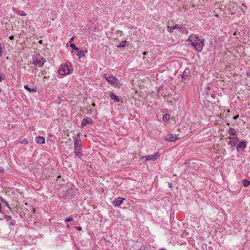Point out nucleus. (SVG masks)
Returning a JSON list of instances; mask_svg holds the SVG:
<instances>
[{
	"label": "nucleus",
	"instance_id": "nucleus-1",
	"mask_svg": "<svg viewBox=\"0 0 250 250\" xmlns=\"http://www.w3.org/2000/svg\"><path fill=\"white\" fill-rule=\"evenodd\" d=\"M204 41V39L199 38L198 35L191 34L189 35L187 42H188V44L191 45L197 51L200 52L203 50Z\"/></svg>",
	"mask_w": 250,
	"mask_h": 250
},
{
	"label": "nucleus",
	"instance_id": "nucleus-2",
	"mask_svg": "<svg viewBox=\"0 0 250 250\" xmlns=\"http://www.w3.org/2000/svg\"><path fill=\"white\" fill-rule=\"evenodd\" d=\"M80 134H78L77 137L74 138V153L75 155L81 158V156H83L82 153V147L81 145V141L80 138Z\"/></svg>",
	"mask_w": 250,
	"mask_h": 250
},
{
	"label": "nucleus",
	"instance_id": "nucleus-3",
	"mask_svg": "<svg viewBox=\"0 0 250 250\" xmlns=\"http://www.w3.org/2000/svg\"><path fill=\"white\" fill-rule=\"evenodd\" d=\"M73 71L71 64L69 62H66L65 64H61L58 73L61 75H66L71 74Z\"/></svg>",
	"mask_w": 250,
	"mask_h": 250
},
{
	"label": "nucleus",
	"instance_id": "nucleus-4",
	"mask_svg": "<svg viewBox=\"0 0 250 250\" xmlns=\"http://www.w3.org/2000/svg\"><path fill=\"white\" fill-rule=\"evenodd\" d=\"M32 61L33 64L36 66L38 65L39 67H41L43 66L46 62V60L40 53H37L33 56Z\"/></svg>",
	"mask_w": 250,
	"mask_h": 250
},
{
	"label": "nucleus",
	"instance_id": "nucleus-5",
	"mask_svg": "<svg viewBox=\"0 0 250 250\" xmlns=\"http://www.w3.org/2000/svg\"><path fill=\"white\" fill-rule=\"evenodd\" d=\"M104 78L111 85L117 86L119 84L118 79L112 74H104Z\"/></svg>",
	"mask_w": 250,
	"mask_h": 250
},
{
	"label": "nucleus",
	"instance_id": "nucleus-6",
	"mask_svg": "<svg viewBox=\"0 0 250 250\" xmlns=\"http://www.w3.org/2000/svg\"><path fill=\"white\" fill-rule=\"evenodd\" d=\"M167 31L169 33H172L174 29H178L183 34L187 33L186 27L183 26L182 24H176L172 27L167 26Z\"/></svg>",
	"mask_w": 250,
	"mask_h": 250
},
{
	"label": "nucleus",
	"instance_id": "nucleus-7",
	"mask_svg": "<svg viewBox=\"0 0 250 250\" xmlns=\"http://www.w3.org/2000/svg\"><path fill=\"white\" fill-rule=\"evenodd\" d=\"M247 145V141L245 140L239 141L236 147L237 151L238 152L243 151L246 148Z\"/></svg>",
	"mask_w": 250,
	"mask_h": 250
},
{
	"label": "nucleus",
	"instance_id": "nucleus-8",
	"mask_svg": "<svg viewBox=\"0 0 250 250\" xmlns=\"http://www.w3.org/2000/svg\"><path fill=\"white\" fill-rule=\"evenodd\" d=\"M124 201H126V199L122 197H118L114 199L112 202V204L114 207H118L123 203Z\"/></svg>",
	"mask_w": 250,
	"mask_h": 250
},
{
	"label": "nucleus",
	"instance_id": "nucleus-9",
	"mask_svg": "<svg viewBox=\"0 0 250 250\" xmlns=\"http://www.w3.org/2000/svg\"><path fill=\"white\" fill-rule=\"evenodd\" d=\"M160 156V153L159 152H157L154 154L150 155H146L144 157H142V160L143 159H145V161H155L156 160L158 157Z\"/></svg>",
	"mask_w": 250,
	"mask_h": 250
},
{
	"label": "nucleus",
	"instance_id": "nucleus-10",
	"mask_svg": "<svg viewBox=\"0 0 250 250\" xmlns=\"http://www.w3.org/2000/svg\"><path fill=\"white\" fill-rule=\"evenodd\" d=\"M190 73H191V71H190V70L189 69V68H186L182 74L181 82L182 83L185 82L186 80L190 75Z\"/></svg>",
	"mask_w": 250,
	"mask_h": 250
},
{
	"label": "nucleus",
	"instance_id": "nucleus-11",
	"mask_svg": "<svg viewBox=\"0 0 250 250\" xmlns=\"http://www.w3.org/2000/svg\"><path fill=\"white\" fill-rule=\"evenodd\" d=\"M228 139H229V141L228 143V145H230L231 147L235 146L236 147L238 142H239V140L237 136L232 137H228Z\"/></svg>",
	"mask_w": 250,
	"mask_h": 250
},
{
	"label": "nucleus",
	"instance_id": "nucleus-12",
	"mask_svg": "<svg viewBox=\"0 0 250 250\" xmlns=\"http://www.w3.org/2000/svg\"><path fill=\"white\" fill-rule=\"evenodd\" d=\"M178 135L169 134L164 137V140L168 142H175L179 139Z\"/></svg>",
	"mask_w": 250,
	"mask_h": 250
},
{
	"label": "nucleus",
	"instance_id": "nucleus-13",
	"mask_svg": "<svg viewBox=\"0 0 250 250\" xmlns=\"http://www.w3.org/2000/svg\"><path fill=\"white\" fill-rule=\"evenodd\" d=\"M92 123L93 121L91 118L86 117L82 120L81 127L83 128L87 125V124H91Z\"/></svg>",
	"mask_w": 250,
	"mask_h": 250
},
{
	"label": "nucleus",
	"instance_id": "nucleus-14",
	"mask_svg": "<svg viewBox=\"0 0 250 250\" xmlns=\"http://www.w3.org/2000/svg\"><path fill=\"white\" fill-rule=\"evenodd\" d=\"M109 97L111 100H114V102L118 103L121 102L120 98L116 95L113 92H111L110 93ZM121 103H123V102L121 101Z\"/></svg>",
	"mask_w": 250,
	"mask_h": 250
},
{
	"label": "nucleus",
	"instance_id": "nucleus-15",
	"mask_svg": "<svg viewBox=\"0 0 250 250\" xmlns=\"http://www.w3.org/2000/svg\"><path fill=\"white\" fill-rule=\"evenodd\" d=\"M35 141L39 144H43L45 143V138L41 136H38L35 137Z\"/></svg>",
	"mask_w": 250,
	"mask_h": 250
},
{
	"label": "nucleus",
	"instance_id": "nucleus-16",
	"mask_svg": "<svg viewBox=\"0 0 250 250\" xmlns=\"http://www.w3.org/2000/svg\"><path fill=\"white\" fill-rule=\"evenodd\" d=\"M24 88L27 90L29 92L35 93L37 92V89L36 87L30 88L29 87L28 84H26L24 86Z\"/></svg>",
	"mask_w": 250,
	"mask_h": 250
},
{
	"label": "nucleus",
	"instance_id": "nucleus-17",
	"mask_svg": "<svg viewBox=\"0 0 250 250\" xmlns=\"http://www.w3.org/2000/svg\"><path fill=\"white\" fill-rule=\"evenodd\" d=\"M228 133L230 135L234 136V137L237 136V133L235 129L232 127H230L229 128Z\"/></svg>",
	"mask_w": 250,
	"mask_h": 250
},
{
	"label": "nucleus",
	"instance_id": "nucleus-18",
	"mask_svg": "<svg viewBox=\"0 0 250 250\" xmlns=\"http://www.w3.org/2000/svg\"><path fill=\"white\" fill-rule=\"evenodd\" d=\"M74 191L73 188H69L66 191V195H69L71 194V197H73L74 195H75L74 193Z\"/></svg>",
	"mask_w": 250,
	"mask_h": 250
},
{
	"label": "nucleus",
	"instance_id": "nucleus-19",
	"mask_svg": "<svg viewBox=\"0 0 250 250\" xmlns=\"http://www.w3.org/2000/svg\"><path fill=\"white\" fill-rule=\"evenodd\" d=\"M78 53L76 54V55L79 57V58L80 59L82 57H83L85 56L84 52L83 50H79V51H77Z\"/></svg>",
	"mask_w": 250,
	"mask_h": 250
},
{
	"label": "nucleus",
	"instance_id": "nucleus-20",
	"mask_svg": "<svg viewBox=\"0 0 250 250\" xmlns=\"http://www.w3.org/2000/svg\"><path fill=\"white\" fill-rule=\"evenodd\" d=\"M242 184L244 187H248L250 185V181L247 179L243 180Z\"/></svg>",
	"mask_w": 250,
	"mask_h": 250
},
{
	"label": "nucleus",
	"instance_id": "nucleus-21",
	"mask_svg": "<svg viewBox=\"0 0 250 250\" xmlns=\"http://www.w3.org/2000/svg\"><path fill=\"white\" fill-rule=\"evenodd\" d=\"M170 115L168 113H166L163 115V120L164 121L167 122L169 120Z\"/></svg>",
	"mask_w": 250,
	"mask_h": 250
},
{
	"label": "nucleus",
	"instance_id": "nucleus-22",
	"mask_svg": "<svg viewBox=\"0 0 250 250\" xmlns=\"http://www.w3.org/2000/svg\"><path fill=\"white\" fill-rule=\"evenodd\" d=\"M126 43H127V42L126 41H123L120 43V44L119 45H118L116 46L118 48H123L125 46Z\"/></svg>",
	"mask_w": 250,
	"mask_h": 250
},
{
	"label": "nucleus",
	"instance_id": "nucleus-23",
	"mask_svg": "<svg viewBox=\"0 0 250 250\" xmlns=\"http://www.w3.org/2000/svg\"><path fill=\"white\" fill-rule=\"evenodd\" d=\"M70 47L73 50L79 51V48L77 47L74 43H71L70 44Z\"/></svg>",
	"mask_w": 250,
	"mask_h": 250
},
{
	"label": "nucleus",
	"instance_id": "nucleus-24",
	"mask_svg": "<svg viewBox=\"0 0 250 250\" xmlns=\"http://www.w3.org/2000/svg\"><path fill=\"white\" fill-rule=\"evenodd\" d=\"M0 201H1V202H2L4 203V204H5V205H6V207L9 208V209H10L11 210V208H10V207H9V204L8 203V202H6V201H5V200L3 198L1 197V198H0Z\"/></svg>",
	"mask_w": 250,
	"mask_h": 250
},
{
	"label": "nucleus",
	"instance_id": "nucleus-25",
	"mask_svg": "<svg viewBox=\"0 0 250 250\" xmlns=\"http://www.w3.org/2000/svg\"><path fill=\"white\" fill-rule=\"evenodd\" d=\"M5 79V76L4 73L0 72V82Z\"/></svg>",
	"mask_w": 250,
	"mask_h": 250
},
{
	"label": "nucleus",
	"instance_id": "nucleus-26",
	"mask_svg": "<svg viewBox=\"0 0 250 250\" xmlns=\"http://www.w3.org/2000/svg\"><path fill=\"white\" fill-rule=\"evenodd\" d=\"M18 14L21 16H25L26 15V14L23 11L21 10L19 11Z\"/></svg>",
	"mask_w": 250,
	"mask_h": 250
},
{
	"label": "nucleus",
	"instance_id": "nucleus-27",
	"mask_svg": "<svg viewBox=\"0 0 250 250\" xmlns=\"http://www.w3.org/2000/svg\"><path fill=\"white\" fill-rule=\"evenodd\" d=\"M20 143L23 144H27L28 143V142L25 138H24Z\"/></svg>",
	"mask_w": 250,
	"mask_h": 250
},
{
	"label": "nucleus",
	"instance_id": "nucleus-28",
	"mask_svg": "<svg viewBox=\"0 0 250 250\" xmlns=\"http://www.w3.org/2000/svg\"><path fill=\"white\" fill-rule=\"evenodd\" d=\"M41 73L42 75H46V71L45 70H42L41 72Z\"/></svg>",
	"mask_w": 250,
	"mask_h": 250
},
{
	"label": "nucleus",
	"instance_id": "nucleus-29",
	"mask_svg": "<svg viewBox=\"0 0 250 250\" xmlns=\"http://www.w3.org/2000/svg\"><path fill=\"white\" fill-rule=\"evenodd\" d=\"M15 224V222L14 220H12V221H11L9 223V225H14Z\"/></svg>",
	"mask_w": 250,
	"mask_h": 250
},
{
	"label": "nucleus",
	"instance_id": "nucleus-30",
	"mask_svg": "<svg viewBox=\"0 0 250 250\" xmlns=\"http://www.w3.org/2000/svg\"><path fill=\"white\" fill-rule=\"evenodd\" d=\"M15 37L13 35H11L9 37V39L10 40H14Z\"/></svg>",
	"mask_w": 250,
	"mask_h": 250
},
{
	"label": "nucleus",
	"instance_id": "nucleus-31",
	"mask_svg": "<svg viewBox=\"0 0 250 250\" xmlns=\"http://www.w3.org/2000/svg\"><path fill=\"white\" fill-rule=\"evenodd\" d=\"M74 37H72L70 39V41H69V43H72V42L74 40Z\"/></svg>",
	"mask_w": 250,
	"mask_h": 250
},
{
	"label": "nucleus",
	"instance_id": "nucleus-32",
	"mask_svg": "<svg viewBox=\"0 0 250 250\" xmlns=\"http://www.w3.org/2000/svg\"><path fill=\"white\" fill-rule=\"evenodd\" d=\"M4 172V169L3 168L0 169V173H3Z\"/></svg>",
	"mask_w": 250,
	"mask_h": 250
},
{
	"label": "nucleus",
	"instance_id": "nucleus-33",
	"mask_svg": "<svg viewBox=\"0 0 250 250\" xmlns=\"http://www.w3.org/2000/svg\"><path fill=\"white\" fill-rule=\"evenodd\" d=\"M117 32L120 33V36H121L122 35H124V33H123V32L122 31L118 30Z\"/></svg>",
	"mask_w": 250,
	"mask_h": 250
},
{
	"label": "nucleus",
	"instance_id": "nucleus-34",
	"mask_svg": "<svg viewBox=\"0 0 250 250\" xmlns=\"http://www.w3.org/2000/svg\"><path fill=\"white\" fill-rule=\"evenodd\" d=\"M239 117V115H237L236 116H234L233 117V119L234 120H236Z\"/></svg>",
	"mask_w": 250,
	"mask_h": 250
},
{
	"label": "nucleus",
	"instance_id": "nucleus-35",
	"mask_svg": "<svg viewBox=\"0 0 250 250\" xmlns=\"http://www.w3.org/2000/svg\"><path fill=\"white\" fill-rule=\"evenodd\" d=\"M246 74L248 77L250 78V71L249 72H247Z\"/></svg>",
	"mask_w": 250,
	"mask_h": 250
},
{
	"label": "nucleus",
	"instance_id": "nucleus-36",
	"mask_svg": "<svg viewBox=\"0 0 250 250\" xmlns=\"http://www.w3.org/2000/svg\"><path fill=\"white\" fill-rule=\"evenodd\" d=\"M93 111H94V109H92L91 108H90V109L89 110V111H88L89 113V114H91Z\"/></svg>",
	"mask_w": 250,
	"mask_h": 250
},
{
	"label": "nucleus",
	"instance_id": "nucleus-37",
	"mask_svg": "<svg viewBox=\"0 0 250 250\" xmlns=\"http://www.w3.org/2000/svg\"><path fill=\"white\" fill-rule=\"evenodd\" d=\"M76 228L78 230L80 231L82 230V228L81 227H77Z\"/></svg>",
	"mask_w": 250,
	"mask_h": 250
},
{
	"label": "nucleus",
	"instance_id": "nucleus-38",
	"mask_svg": "<svg viewBox=\"0 0 250 250\" xmlns=\"http://www.w3.org/2000/svg\"><path fill=\"white\" fill-rule=\"evenodd\" d=\"M91 106H92V107H95V106H96V104H95V103H92V104H91Z\"/></svg>",
	"mask_w": 250,
	"mask_h": 250
},
{
	"label": "nucleus",
	"instance_id": "nucleus-39",
	"mask_svg": "<svg viewBox=\"0 0 250 250\" xmlns=\"http://www.w3.org/2000/svg\"><path fill=\"white\" fill-rule=\"evenodd\" d=\"M168 187L170 188L172 187V183H168Z\"/></svg>",
	"mask_w": 250,
	"mask_h": 250
},
{
	"label": "nucleus",
	"instance_id": "nucleus-40",
	"mask_svg": "<svg viewBox=\"0 0 250 250\" xmlns=\"http://www.w3.org/2000/svg\"><path fill=\"white\" fill-rule=\"evenodd\" d=\"M147 54H148V53L147 52H144L143 53V55H146Z\"/></svg>",
	"mask_w": 250,
	"mask_h": 250
},
{
	"label": "nucleus",
	"instance_id": "nucleus-41",
	"mask_svg": "<svg viewBox=\"0 0 250 250\" xmlns=\"http://www.w3.org/2000/svg\"><path fill=\"white\" fill-rule=\"evenodd\" d=\"M64 219H72V218H71L70 216H69V217H66Z\"/></svg>",
	"mask_w": 250,
	"mask_h": 250
},
{
	"label": "nucleus",
	"instance_id": "nucleus-42",
	"mask_svg": "<svg viewBox=\"0 0 250 250\" xmlns=\"http://www.w3.org/2000/svg\"><path fill=\"white\" fill-rule=\"evenodd\" d=\"M72 220H69V219H68V220H65V222H70Z\"/></svg>",
	"mask_w": 250,
	"mask_h": 250
},
{
	"label": "nucleus",
	"instance_id": "nucleus-43",
	"mask_svg": "<svg viewBox=\"0 0 250 250\" xmlns=\"http://www.w3.org/2000/svg\"><path fill=\"white\" fill-rule=\"evenodd\" d=\"M39 43L40 44H42V40H40V41H39Z\"/></svg>",
	"mask_w": 250,
	"mask_h": 250
},
{
	"label": "nucleus",
	"instance_id": "nucleus-44",
	"mask_svg": "<svg viewBox=\"0 0 250 250\" xmlns=\"http://www.w3.org/2000/svg\"><path fill=\"white\" fill-rule=\"evenodd\" d=\"M49 78V76H48V77H47L46 76H44V79H47V78Z\"/></svg>",
	"mask_w": 250,
	"mask_h": 250
},
{
	"label": "nucleus",
	"instance_id": "nucleus-45",
	"mask_svg": "<svg viewBox=\"0 0 250 250\" xmlns=\"http://www.w3.org/2000/svg\"><path fill=\"white\" fill-rule=\"evenodd\" d=\"M1 204L0 203V212H1Z\"/></svg>",
	"mask_w": 250,
	"mask_h": 250
},
{
	"label": "nucleus",
	"instance_id": "nucleus-46",
	"mask_svg": "<svg viewBox=\"0 0 250 250\" xmlns=\"http://www.w3.org/2000/svg\"><path fill=\"white\" fill-rule=\"evenodd\" d=\"M84 53H87V50H85V51H84Z\"/></svg>",
	"mask_w": 250,
	"mask_h": 250
},
{
	"label": "nucleus",
	"instance_id": "nucleus-47",
	"mask_svg": "<svg viewBox=\"0 0 250 250\" xmlns=\"http://www.w3.org/2000/svg\"><path fill=\"white\" fill-rule=\"evenodd\" d=\"M2 92V89L0 87V93Z\"/></svg>",
	"mask_w": 250,
	"mask_h": 250
},
{
	"label": "nucleus",
	"instance_id": "nucleus-48",
	"mask_svg": "<svg viewBox=\"0 0 250 250\" xmlns=\"http://www.w3.org/2000/svg\"><path fill=\"white\" fill-rule=\"evenodd\" d=\"M7 216L9 218V219L11 218V216Z\"/></svg>",
	"mask_w": 250,
	"mask_h": 250
},
{
	"label": "nucleus",
	"instance_id": "nucleus-49",
	"mask_svg": "<svg viewBox=\"0 0 250 250\" xmlns=\"http://www.w3.org/2000/svg\"><path fill=\"white\" fill-rule=\"evenodd\" d=\"M61 178V176H59L58 178Z\"/></svg>",
	"mask_w": 250,
	"mask_h": 250
},
{
	"label": "nucleus",
	"instance_id": "nucleus-50",
	"mask_svg": "<svg viewBox=\"0 0 250 250\" xmlns=\"http://www.w3.org/2000/svg\"><path fill=\"white\" fill-rule=\"evenodd\" d=\"M160 250H165V249H161Z\"/></svg>",
	"mask_w": 250,
	"mask_h": 250
},
{
	"label": "nucleus",
	"instance_id": "nucleus-51",
	"mask_svg": "<svg viewBox=\"0 0 250 250\" xmlns=\"http://www.w3.org/2000/svg\"><path fill=\"white\" fill-rule=\"evenodd\" d=\"M62 180L64 181L63 178H62Z\"/></svg>",
	"mask_w": 250,
	"mask_h": 250
}]
</instances>
